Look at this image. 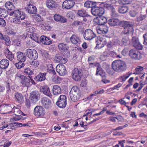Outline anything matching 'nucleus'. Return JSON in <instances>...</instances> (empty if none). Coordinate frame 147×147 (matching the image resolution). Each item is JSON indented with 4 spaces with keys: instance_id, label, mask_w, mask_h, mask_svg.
<instances>
[{
    "instance_id": "nucleus-1",
    "label": "nucleus",
    "mask_w": 147,
    "mask_h": 147,
    "mask_svg": "<svg viewBox=\"0 0 147 147\" xmlns=\"http://www.w3.org/2000/svg\"><path fill=\"white\" fill-rule=\"evenodd\" d=\"M9 15L10 16H13L12 21L13 22L16 24H19L21 23L20 20L24 19L26 17L25 13L18 9L16 10L11 12Z\"/></svg>"
},
{
    "instance_id": "nucleus-55",
    "label": "nucleus",
    "mask_w": 147,
    "mask_h": 147,
    "mask_svg": "<svg viewBox=\"0 0 147 147\" xmlns=\"http://www.w3.org/2000/svg\"><path fill=\"white\" fill-rule=\"evenodd\" d=\"M42 56L47 59H49L50 57V55L46 51H44L42 53Z\"/></svg>"
},
{
    "instance_id": "nucleus-63",
    "label": "nucleus",
    "mask_w": 147,
    "mask_h": 147,
    "mask_svg": "<svg viewBox=\"0 0 147 147\" xmlns=\"http://www.w3.org/2000/svg\"><path fill=\"white\" fill-rule=\"evenodd\" d=\"M109 56L113 57H117L116 53L111 51H109Z\"/></svg>"
},
{
    "instance_id": "nucleus-47",
    "label": "nucleus",
    "mask_w": 147,
    "mask_h": 147,
    "mask_svg": "<svg viewBox=\"0 0 147 147\" xmlns=\"http://www.w3.org/2000/svg\"><path fill=\"white\" fill-rule=\"evenodd\" d=\"M23 62L21 61H19L18 63H16L15 64V65L17 69H20L21 68L23 67L25 65Z\"/></svg>"
},
{
    "instance_id": "nucleus-28",
    "label": "nucleus",
    "mask_w": 147,
    "mask_h": 147,
    "mask_svg": "<svg viewBox=\"0 0 147 147\" xmlns=\"http://www.w3.org/2000/svg\"><path fill=\"white\" fill-rule=\"evenodd\" d=\"M4 54L6 58L11 61L14 58V54L10 51L8 48H6L4 51Z\"/></svg>"
},
{
    "instance_id": "nucleus-2",
    "label": "nucleus",
    "mask_w": 147,
    "mask_h": 147,
    "mask_svg": "<svg viewBox=\"0 0 147 147\" xmlns=\"http://www.w3.org/2000/svg\"><path fill=\"white\" fill-rule=\"evenodd\" d=\"M126 65L125 62L121 60H115L112 63V67L114 70L120 72L125 70Z\"/></svg>"
},
{
    "instance_id": "nucleus-3",
    "label": "nucleus",
    "mask_w": 147,
    "mask_h": 147,
    "mask_svg": "<svg viewBox=\"0 0 147 147\" xmlns=\"http://www.w3.org/2000/svg\"><path fill=\"white\" fill-rule=\"evenodd\" d=\"M69 95L71 100L74 102L78 100L81 96V92L80 89L76 86H74L71 88Z\"/></svg>"
},
{
    "instance_id": "nucleus-30",
    "label": "nucleus",
    "mask_w": 147,
    "mask_h": 147,
    "mask_svg": "<svg viewBox=\"0 0 147 147\" xmlns=\"http://www.w3.org/2000/svg\"><path fill=\"white\" fill-rule=\"evenodd\" d=\"M124 28L121 33V35H127L131 33H133L134 32V29L132 27Z\"/></svg>"
},
{
    "instance_id": "nucleus-5",
    "label": "nucleus",
    "mask_w": 147,
    "mask_h": 147,
    "mask_svg": "<svg viewBox=\"0 0 147 147\" xmlns=\"http://www.w3.org/2000/svg\"><path fill=\"white\" fill-rule=\"evenodd\" d=\"M27 56L30 59L35 60L38 57V54L37 51L33 49H28L25 51Z\"/></svg>"
},
{
    "instance_id": "nucleus-26",
    "label": "nucleus",
    "mask_w": 147,
    "mask_h": 147,
    "mask_svg": "<svg viewBox=\"0 0 147 147\" xmlns=\"http://www.w3.org/2000/svg\"><path fill=\"white\" fill-rule=\"evenodd\" d=\"M46 73H40L38 75L35 76L34 79L37 82L44 81L46 79Z\"/></svg>"
},
{
    "instance_id": "nucleus-34",
    "label": "nucleus",
    "mask_w": 147,
    "mask_h": 147,
    "mask_svg": "<svg viewBox=\"0 0 147 147\" xmlns=\"http://www.w3.org/2000/svg\"><path fill=\"white\" fill-rule=\"evenodd\" d=\"M119 20L117 19H111L108 21V24L111 26H115L117 25Z\"/></svg>"
},
{
    "instance_id": "nucleus-12",
    "label": "nucleus",
    "mask_w": 147,
    "mask_h": 147,
    "mask_svg": "<svg viewBox=\"0 0 147 147\" xmlns=\"http://www.w3.org/2000/svg\"><path fill=\"white\" fill-rule=\"evenodd\" d=\"M19 77L21 79L20 83L23 86H26L27 87H30L31 84L30 78H28L26 76L20 75Z\"/></svg>"
},
{
    "instance_id": "nucleus-44",
    "label": "nucleus",
    "mask_w": 147,
    "mask_h": 147,
    "mask_svg": "<svg viewBox=\"0 0 147 147\" xmlns=\"http://www.w3.org/2000/svg\"><path fill=\"white\" fill-rule=\"evenodd\" d=\"M33 18L37 22H40L42 20V18L38 14L36 13L32 15Z\"/></svg>"
},
{
    "instance_id": "nucleus-17",
    "label": "nucleus",
    "mask_w": 147,
    "mask_h": 147,
    "mask_svg": "<svg viewBox=\"0 0 147 147\" xmlns=\"http://www.w3.org/2000/svg\"><path fill=\"white\" fill-rule=\"evenodd\" d=\"M56 70L61 76L64 75L66 73L65 67L63 64L57 65L56 67Z\"/></svg>"
},
{
    "instance_id": "nucleus-50",
    "label": "nucleus",
    "mask_w": 147,
    "mask_h": 147,
    "mask_svg": "<svg viewBox=\"0 0 147 147\" xmlns=\"http://www.w3.org/2000/svg\"><path fill=\"white\" fill-rule=\"evenodd\" d=\"M13 6L12 3L7 2L5 4V6L7 9L9 10H12L11 6Z\"/></svg>"
},
{
    "instance_id": "nucleus-11",
    "label": "nucleus",
    "mask_w": 147,
    "mask_h": 147,
    "mask_svg": "<svg viewBox=\"0 0 147 147\" xmlns=\"http://www.w3.org/2000/svg\"><path fill=\"white\" fill-rule=\"evenodd\" d=\"M96 36L92 30L90 29L86 30L84 34V37L85 39L90 40L95 37Z\"/></svg>"
},
{
    "instance_id": "nucleus-57",
    "label": "nucleus",
    "mask_w": 147,
    "mask_h": 147,
    "mask_svg": "<svg viewBox=\"0 0 147 147\" xmlns=\"http://www.w3.org/2000/svg\"><path fill=\"white\" fill-rule=\"evenodd\" d=\"M139 68H136L135 69L136 71L134 73L135 74H139L140 71H142L143 69V67L139 66Z\"/></svg>"
},
{
    "instance_id": "nucleus-54",
    "label": "nucleus",
    "mask_w": 147,
    "mask_h": 147,
    "mask_svg": "<svg viewBox=\"0 0 147 147\" xmlns=\"http://www.w3.org/2000/svg\"><path fill=\"white\" fill-rule=\"evenodd\" d=\"M13 44L16 45L20 47L21 45V41L19 39H14L13 40Z\"/></svg>"
},
{
    "instance_id": "nucleus-61",
    "label": "nucleus",
    "mask_w": 147,
    "mask_h": 147,
    "mask_svg": "<svg viewBox=\"0 0 147 147\" xmlns=\"http://www.w3.org/2000/svg\"><path fill=\"white\" fill-rule=\"evenodd\" d=\"M50 67H51V69H48L50 73H51V74L55 75L56 74V73L54 70V69L53 67V65L50 64Z\"/></svg>"
},
{
    "instance_id": "nucleus-31",
    "label": "nucleus",
    "mask_w": 147,
    "mask_h": 147,
    "mask_svg": "<svg viewBox=\"0 0 147 147\" xmlns=\"http://www.w3.org/2000/svg\"><path fill=\"white\" fill-rule=\"evenodd\" d=\"M52 90L54 95L60 94L61 92L60 87L57 85H55L53 86Z\"/></svg>"
},
{
    "instance_id": "nucleus-52",
    "label": "nucleus",
    "mask_w": 147,
    "mask_h": 147,
    "mask_svg": "<svg viewBox=\"0 0 147 147\" xmlns=\"http://www.w3.org/2000/svg\"><path fill=\"white\" fill-rule=\"evenodd\" d=\"M61 16V15L60 14H55L53 16V18L54 20L56 22H59Z\"/></svg>"
},
{
    "instance_id": "nucleus-13",
    "label": "nucleus",
    "mask_w": 147,
    "mask_h": 147,
    "mask_svg": "<svg viewBox=\"0 0 147 147\" xmlns=\"http://www.w3.org/2000/svg\"><path fill=\"white\" fill-rule=\"evenodd\" d=\"M25 11L30 14H35L37 12V10L35 6L29 3L25 9Z\"/></svg>"
},
{
    "instance_id": "nucleus-25",
    "label": "nucleus",
    "mask_w": 147,
    "mask_h": 147,
    "mask_svg": "<svg viewBox=\"0 0 147 147\" xmlns=\"http://www.w3.org/2000/svg\"><path fill=\"white\" fill-rule=\"evenodd\" d=\"M55 60L57 63H61L62 64H65L67 61V59L64 58L61 55L56 54L55 58Z\"/></svg>"
},
{
    "instance_id": "nucleus-41",
    "label": "nucleus",
    "mask_w": 147,
    "mask_h": 147,
    "mask_svg": "<svg viewBox=\"0 0 147 147\" xmlns=\"http://www.w3.org/2000/svg\"><path fill=\"white\" fill-rule=\"evenodd\" d=\"M121 42L123 45L127 46L129 44V41L128 37L124 36L121 39Z\"/></svg>"
},
{
    "instance_id": "nucleus-15",
    "label": "nucleus",
    "mask_w": 147,
    "mask_h": 147,
    "mask_svg": "<svg viewBox=\"0 0 147 147\" xmlns=\"http://www.w3.org/2000/svg\"><path fill=\"white\" fill-rule=\"evenodd\" d=\"M77 14L78 16L83 18L82 20L85 22H87V18L90 16L86 11L83 9L78 10Z\"/></svg>"
},
{
    "instance_id": "nucleus-24",
    "label": "nucleus",
    "mask_w": 147,
    "mask_h": 147,
    "mask_svg": "<svg viewBox=\"0 0 147 147\" xmlns=\"http://www.w3.org/2000/svg\"><path fill=\"white\" fill-rule=\"evenodd\" d=\"M41 102L42 105L46 109H48L51 106V101L47 97H43L42 98Z\"/></svg>"
},
{
    "instance_id": "nucleus-18",
    "label": "nucleus",
    "mask_w": 147,
    "mask_h": 147,
    "mask_svg": "<svg viewBox=\"0 0 147 147\" xmlns=\"http://www.w3.org/2000/svg\"><path fill=\"white\" fill-rule=\"evenodd\" d=\"M40 92L45 95L48 96L50 98L52 97V95L51 94L49 87L47 86H44L40 88Z\"/></svg>"
},
{
    "instance_id": "nucleus-27",
    "label": "nucleus",
    "mask_w": 147,
    "mask_h": 147,
    "mask_svg": "<svg viewBox=\"0 0 147 147\" xmlns=\"http://www.w3.org/2000/svg\"><path fill=\"white\" fill-rule=\"evenodd\" d=\"M9 64V61L6 59H3L0 61V68L5 69L7 68Z\"/></svg>"
},
{
    "instance_id": "nucleus-21",
    "label": "nucleus",
    "mask_w": 147,
    "mask_h": 147,
    "mask_svg": "<svg viewBox=\"0 0 147 147\" xmlns=\"http://www.w3.org/2000/svg\"><path fill=\"white\" fill-rule=\"evenodd\" d=\"M39 40L43 44L45 45H49L52 43V41L50 38L45 36L42 35L39 38Z\"/></svg>"
},
{
    "instance_id": "nucleus-4",
    "label": "nucleus",
    "mask_w": 147,
    "mask_h": 147,
    "mask_svg": "<svg viewBox=\"0 0 147 147\" xmlns=\"http://www.w3.org/2000/svg\"><path fill=\"white\" fill-rule=\"evenodd\" d=\"M82 75V69L80 68H76L73 70L72 77L76 81H80L81 80Z\"/></svg>"
},
{
    "instance_id": "nucleus-20",
    "label": "nucleus",
    "mask_w": 147,
    "mask_h": 147,
    "mask_svg": "<svg viewBox=\"0 0 147 147\" xmlns=\"http://www.w3.org/2000/svg\"><path fill=\"white\" fill-rule=\"evenodd\" d=\"M14 98L15 101L20 104L24 102V97L23 95L21 93L18 92L15 94Z\"/></svg>"
},
{
    "instance_id": "nucleus-59",
    "label": "nucleus",
    "mask_w": 147,
    "mask_h": 147,
    "mask_svg": "<svg viewBox=\"0 0 147 147\" xmlns=\"http://www.w3.org/2000/svg\"><path fill=\"white\" fill-rule=\"evenodd\" d=\"M6 22L3 18H0V25L2 27H4L6 25Z\"/></svg>"
},
{
    "instance_id": "nucleus-38",
    "label": "nucleus",
    "mask_w": 147,
    "mask_h": 147,
    "mask_svg": "<svg viewBox=\"0 0 147 147\" xmlns=\"http://www.w3.org/2000/svg\"><path fill=\"white\" fill-rule=\"evenodd\" d=\"M52 81L55 83L58 84L60 82L61 80L60 77L57 75H53L51 78Z\"/></svg>"
},
{
    "instance_id": "nucleus-23",
    "label": "nucleus",
    "mask_w": 147,
    "mask_h": 147,
    "mask_svg": "<svg viewBox=\"0 0 147 147\" xmlns=\"http://www.w3.org/2000/svg\"><path fill=\"white\" fill-rule=\"evenodd\" d=\"M16 56L17 59L19 61L24 62L26 60V57L24 53L18 51L16 53Z\"/></svg>"
},
{
    "instance_id": "nucleus-39",
    "label": "nucleus",
    "mask_w": 147,
    "mask_h": 147,
    "mask_svg": "<svg viewBox=\"0 0 147 147\" xmlns=\"http://www.w3.org/2000/svg\"><path fill=\"white\" fill-rule=\"evenodd\" d=\"M108 31V29L107 27L103 28H100L97 30V32L98 33L100 34H105L107 33Z\"/></svg>"
},
{
    "instance_id": "nucleus-33",
    "label": "nucleus",
    "mask_w": 147,
    "mask_h": 147,
    "mask_svg": "<svg viewBox=\"0 0 147 147\" xmlns=\"http://www.w3.org/2000/svg\"><path fill=\"white\" fill-rule=\"evenodd\" d=\"M97 4V3L95 2L92 1H87L85 2L84 4V6L87 8L90 7L92 8V7L95 6Z\"/></svg>"
},
{
    "instance_id": "nucleus-51",
    "label": "nucleus",
    "mask_w": 147,
    "mask_h": 147,
    "mask_svg": "<svg viewBox=\"0 0 147 147\" xmlns=\"http://www.w3.org/2000/svg\"><path fill=\"white\" fill-rule=\"evenodd\" d=\"M30 64L33 67L35 68L38 67V66L39 65V63L38 61H32L30 62Z\"/></svg>"
},
{
    "instance_id": "nucleus-7",
    "label": "nucleus",
    "mask_w": 147,
    "mask_h": 147,
    "mask_svg": "<svg viewBox=\"0 0 147 147\" xmlns=\"http://www.w3.org/2000/svg\"><path fill=\"white\" fill-rule=\"evenodd\" d=\"M60 108H64L67 105V97L65 95H61L59 97L56 103Z\"/></svg>"
},
{
    "instance_id": "nucleus-16",
    "label": "nucleus",
    "mask_w": 147,
    "mask_h": 147,
    "mask_svg": "<svg viewBox=\"0 0 147 147\" xmlns=\"http://www.w3.org/2000/svg\"><path fill=\"white\" fill-rule=\"evenodd\" d=\"M94 20L96 23L100 25H104L107 22L106 18L102 16L97 17L95 18Z\"/></svg>"
},
{
    "instance_id": "nucleus-14",
    "label": "nucleus",
    "mask_w": 147,
    "mask_h": 147,
    "mask_svg": "<svg viewBox=\"0 0 147 147\" xmlns=\"http://www.w3.org/2000/svg\"><path fill=\"white\" fill-rule=\"evenodd\" d=\"M75 4L74 0H66L63 2L62 7L63 9H70L74 6Z\"/></svg>"
},
{
    "instance_id": "nucleus-8",
    "label": "nucleus",
    "mask_w": 147,
    "mask_h": 147,
    "mask_svg": "<svg viewBox=\"0 0 147 147\" xmlns=\"http://www.w3.org/2000/svg\"><path fill=\"white\" fill-rule=\"evenodd\" d=\"M129 55L131 58L135 59L140 60L142 57V54L138 50L132 49L129 52Z\"/></svg>"
},
{
    "instance_id": "nucleus-53",
    "label": "nucleus",
    "mask_w": 147,
    "mask_h": 147,
    "mask_svg": "<svg viewBox=\"0 0 147 147\" xmlns=\"http://www.w3.org/2000/svg\"><path fill=\"white\" fill-rule=\"evenodd\" d=\"M129 51V48L128 47H125L121 52V54L123 56H125Z\"/></svg>"
},
{
    "instance_id": "nucleus-43",
    "label": "nucleus",
    "mask_w": 147,
    "mask_h": 147,
    "mask_svg": "<svg viewBox=\"0 0 147 147\" xmlns=\"http://www.w3.org/2000/svg\"><path fill=\"white\" fill-rule=\"evenodd\" d=\"M2 40H4L5 41V43L7 46H9L11 42L10 38L6 35H4V37Z\"/></svg>"
},
{
    "instance_id": "nucleus-19",
    "label": "nucleus",
    "mask_w": 147,
    "mask_h": 147,
    "mask_svg": "<svg viewBox=\"0 0 147 147\" xmlns=\"http://www.w3.org/2000/svg\"><path fill=\"white\" fill-rule=\"evenodd\" d=\"M132 44L134 47L138 50L142 49V46L139 41L138 38L135 36L133 37L132 39Z\"/></svg>"
},
{
    "instance_id": "nucleus-56",
    "label": "nucleus",
    "mask_w": 147,
    "mask_h": 147,
    "mask_svg": "<svg viewBox=\"0 0 147 147\" xmlns=\"http://www.w3.org/2000/svg\"><path fill=\"white\" fill-rule=\"evenodd\" d=\"M60 19L59 22L64 23L67 22V19L61 15Z\"/></svg>"
},
{
    "instance_id": "nucleus-60",
    "label": "nucleus",
    "mask_w": 147,
    "mask_h": 147,
    "mask_svg": "<svg viewBox=\"0 0 147 147\" xmlns=\"http://www.w3.org/2000/svg\"><path fill=\"white\" fill-rule=\"evenodd\" d=\"M25 104L28 109L30 108V102L29 99H26L25 101Z\"/></svg>"
},
{
    "instance_id": "nucleus-40",
    "label": "nucleus",
    "mask_w": 147,
    "mask_h": 147,
    "mask_svg": "<svg viewBox=\"0 0 147 147\" xmlns=\"http://www.w3.org/2000/svg\"><path fill=\"white\" fill-rule=\"evenodd\" d=\"M23 72L26 75L31 76L34 74L33 71L29 68H25Z\"/></svg>"
},
{
    "instance_id": "nucleus-9",
    "label": "nucleus",
    "mask_w": 147,
    "mask_h": 147,
    "mask_svg": "<svg viewBox=\"0 0 147 147\" xmlns=\"http://www.w3.org/2000/svg\"><path fill=\"white\" fill-rule=\"evenodd\" d=\"M34 113L36 117H41L45 115V111L44 108L42 106H37L34 109Z\"/></svg>"
},
{
    "instance_id": "nucleus-10",
    "label": "nucleus",
    "mask_w": 147,
    "mask_h": 147,
    "mask_svg": "<svg viewBox=\"0 0 147 147\" xmlns=\"http://www.w3.org/2000/svg\"><path fill=\"white\" fill-rule=\"evenodd\" d=\"M40 98V94L37 91H33L30 94L29 98L32 103H35Z\"/></svg>"
},
{
    "instance_id": "nucleus-29",
    "label": "nucleus",
    "mask_w": 147,
    "mask_h": 147,
    "mask_svg": "<svg viewBox=\"0 0 147 147\" xmlns=\"http://www.w3.org/2000/svg\"><path fill=\"white\" fill-rule=\"evenodd\" d=\"M119 25L121 27L125 28L132 27L133 24L131 22L123 21L119 22Z\"/></svg>"
},
{
    "instance_id": "nucleus-62",
    "label": "nucleus",
    "mask_w": 147,
    "mask_h": 147,
    "mask_svg": "<svg viewBox=\"0 0 147 147\" xmlns=\"http://www.w3.org/2000/svg\"><path fill=\"white\" fill-rule=\"evenodd\" d=\"M146 15H141L139 17H137V21H140L146 18Z\"/></svg>"
},
{
    "instance_id": "nucleus-64",
    "label": "nucleus",
    "mask_w": 147,
    "mask_h": 147,
    "mask_svg": "<svg viewBox=\"0 0 147 147\" xmlns=\"http://www.w3.org/2000/svg\"><path fill=\"white\" fill-rule=\"evenodd\" d=\"M143 37L144 39V42L143 43L144 45H147V33L143 35Z\"/></svg>"
},
{
    "instance_id": "nucleus-42",
    "label": "nucleus",
    "mask_w": 147,
    "mask_h": 147,
    "mask_svg": "<svg viewBox=\"0 0 147 147\" xmlns=\"http://www.w3.org/2000/svg\"><path fill=\"white\" fill-rule=\"evenodd\" d=\"M8 12L6 10L0 8V16L2 17L5 18L8 15Z\"/></svg>"
},
{
    "instance_id": "nucleus-6",
    "label": "nucleus",
    "mask_w": 147,
    "mask_h": 147,
    "mask_svg": "<svg viewBox=\"0 0 147 147\" xmlns=\"http://www.w3.org/2000/svg\"><path fill=\"white\" fill-rule=\"evenodd\" d=\"M92 14L95 16H102L104 13V9L101 7L96 6V4L92 7L91 9Z\"/></svg>"
},
{
    "instance_id": "nucleus-45",
    "label": "nucleus",
    "mask_w": 147,
    "mask_h": 147,
    "mask_svg": "<svg viewBox=\"0 0 147 147\" xmlns=\"http://www.w3.org/2000/svg\"><path fill=\"white\" fill-rule=\"evenodd\" d=\"M26 30L27 32V34H32L34 33L35 29L32 26H28Z\"/></svg>"
},
{
    "instance_id": "nucleus-35",
    "label": "nucleus",
    "mask_w": 147,
    "mask_h": 147,
    "mask_svg": "<svg viewBox=\"0 0 147 147\" xmlns=\"http://www.w3.org/2000/svg\"><path fill=\"white\" fill-rule=\"evenodd\" d=\"M70 40L72 43L76 44L80 41L79 38L75 35H73L70 38Z\"/></svg>"
},
{
    "instance_id": "nucleus-32",
    "label": "nucleus",
    "mask_w": 147,
    "mask_h": 147,
    "mask_svg": "<svg viewBox=\"0 0 147 147\" xmlns=\"http://www.w3.org/2000/svg\"><path fill=\"white\" fill-rule=\"evenodd\" d=\"M27 37L31 38L34 41L38 43H40L39 39H38V35L36 33H34L32 34H28Z\"/></svg>"
},
{
    "instance_id": "nucleus-58",
    "label": "nucleus",
    "mask_w": 147,
    "mask_h": 147,
    "mask_svg": "<svg viewBox=\"0 0 147 147\" xmlns=\"http://www.w3.org/2000/svg\"><path fill=\"white\" fill-rule=\"evenodd\" d=\"M107 2L109 4H116V6H118V5L119 4H118V2H117V1L116 0H107Z\"/></svg>"
},
{
    "instance_id": "nucleus-36",
    "label": "nucleus",
    "mask_w": 147,
    "mask_h": 147,
    "mask_svg": "<svg viewBox=\"0 0 147 147\" xmlns=\"http://www.w3.org/2000/svg\"><path fill=\"white\" fill-rule=\"evenodd\" d=\"M128 10V7L125 6L119 7L118 8V11L120 13H124L127 12Z\"/></svg>"
},
{
    "instance_id": "nucleus-46",
    "label": "nucleus",
    "mask_w": 147,
    "mask_h": 147,
    "mask_svg": "<svg viewBox=\"0 0 147 147\" xmlns=\"http://www.w3.org/2000/svg\"><path fill=\"white\" fill-rule=\"evenodd\" d=\"M131 2V0H119L117 3L120 4H128Z\"/></svg>"
},
{
    "instance_id": "nucleus-37",
    "label": "nucleus",
    "mask_w": 147,
    "mask_h": 147,
    "mask_svg": "<svg viewBox=\"0 0 147 147\" xmlns=\"http://www.w3.org/2000/svg\"><path fill=\"white\" fill-rule=\"evenodd\" d=\"M59 49L61 51H65L67 49H68L69 47L66 44L63 43H59L58 45Z\"/></svg>"
},
{
    "instance_id": "nucleus-48",
    "label": "nucleus",
    "mask_w": 147,
    "mask_h": 147,
    "mask_svg": "<svg viewBox=\"0 0 147 147\" xmlns=\"http://www.w3.org/2000/svg\"><path fill=\"white\" fill-rule=\"evenodd\" d=\"M83 20H81V21L77 20L74 21L72 23V25L74 26H81L83 24Z\"/></svg>"
},
{
    "instance_id": "nucleus-22",
    "label": "nucleus",
    "mask_w": 147,
    "mask_h": 147,
    "mask_svg": "<svg viewBox=\"0 0 147 147\" xmlns=\"http://www.w3.org/2000/svg\"><path fill=\"white\" fill-rule=\"evenodd\" d=\"M46 3L48 8L51 9H56L58 6L57 2L53 0H46Z\"/></svg>"
},
{
    "instance_id": "nucleus-49",
    "label": "nucleus",
    "mask_w": 147,
    "mask_h": 147,
    "mask_svg": "<svg viewBox=\"0 0 147 147\" xmlns=\"http://www.w3.org/2000/svg\"><path fill=\"white\" fill-rule=\"evenodd\" d=\"M94 56H90L88 59V62L90 65H94Z\"/></svg>"
}]
</instances>
